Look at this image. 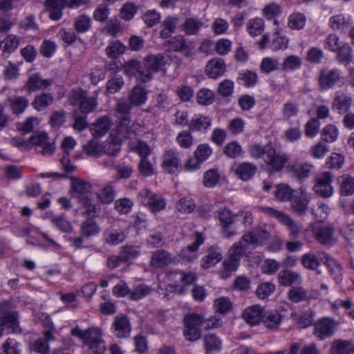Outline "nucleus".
<instances>
[{"label":"nucleus","mask_w":354,"mask_h":354,"mask_svg":"<svg viewBox=\"0 0 354 354\" xmlns=\"http://www.w3.org/2000/svg\"><path fill=\"white\" fill-rule=\"evenodd\" d=\"M223 255L218 248H210L207 254L201 259V266L203 268H209L214 266L221 261Z\"/></svg>","instance_id":"nucleus-32"},{"label":"nucleus","mask_w":354,"mask_h":354,"mask_svg":"<svg viewBox=\"0 0 354 354\" xmlns=\"http://www.w3.org/2000/svg\"><path fill=\"white\" fill-rule=\"evenodd\" d=\"M336 53L337 60L342 64L348 65L353 61V50L346 43H343Z\"/></svg>","instance_id":"nucleus-38"},{"label":"nucleus","mask_w":354,"mask_h":354,"mask_svg":"<svg viewBox=\"0 0 354 354\" xmlns=\"http://www.w3.org/2000/svg\"><path fill=\"white\" fill-rule=\"evenodd\" d=\"M79 95L80 97V111L84 113L93 111L97 106L96 97L84 96L82 91L79 93Z\"/></svg>","instance_id":"nucleus-50"},{"label":"nucleus","mask_w":354,"mask_h":354,"mask_svg":"<svg viewBox=\"0 0 354 354\" xmlns=\"http://www.w3.org/2000/svg\"><path fill=\"white\" fill-rule=\"evenodd\" d=\"M294 192H295L288 185L281 183L276 186L274 196L277 201L285 202L292 199Z\"/></svg>","instance_id":"nucleus-36"},{"label":"nucleus","mask_w":354,"mask_h":354,"mask_svg":"<svg viewBox=\"0 0 354 354\" xmlns=\"http://www.w3.org/2000/svg\"><path fill=\"white\" fill-rule=\"evenodd\" d=\"M264 21L260 17H254L250 19L246 25L248 34L252 37H255L261 34V32L264 30Z\"/></svg>","instance_id":"nucleus-42"},{"label":"nucleus","mask_w":354,"mask_h":354,"mask_svg":"<svg viewBox=\"0 0 354 354\" xmlns=\"http://www.w3.org/2000/svg\"><path fill=\"white\" fill-rule=\"evenodd\" d=\"M169 43L173 50L181 52L186 57L192 55L194 48L193 43L187 41L182 35L172 38Z\"/></svg>","instance_id":"nucleus-23"},{"label":"nucleus","mask_w":354,"mask_h":354,"mask_svg":"<svg viewBox=\"0 0 354 354\" xmlns=\"http://www.w3.org/2000/svg\"><path fill=\"white\" fill-rule=\"evenodd\" d=\"M166 62V57L162 54L150 55L145 57L142 63L143 71L140 72L142 82L151 80L156 73L163 68Z\"/></svg>","instance_id":"nucleus-3"},{"label":"nucleus","mask_w":354,"mask_h":354,"mask_svg":"<svg viewBox=\"0 0 354 354\" xmlns=\"http://www.w3.org/2000/svg\"><path fill=\"white\" fill-rule=\"evenodd\" d=\"M275 290V285L271 282H263L260 283L257 290L256 294L259 299H265L269 297Z\"/></svg>","instance_id":"nucleus-62"},{"label":"nucleus","mask_w":354,"mask_h":354,"mask_svg":"<svg viewBox=\"0 0 354 354\" xmlns=\"http://www.w3.org/2000/svg\"><path fill=\"white\" fill-rule=\"evenodd\" d=\"M111 127V120L109 117L100 118L91 127V133L95 137H100L106 133Z\"/></svg>","instance_id":"nucleus-37"},{"label":"nucleus","mask_w":354,"mask_h":354,"mask_svg":"<svg viewBox=\"0 0 354 354\" xmlns=\"http://www.w3.org/2000/svg\"><path fill=\"white\" fill-rule=\"evenodd\" d=\"M351 24L350 17H346L343 14H338L330 18L329 26L335 30H343Z\"/></svg>","instance_id":"nucleus-40"},{"label":"nucleus","mask_w":354,"mask_h":354,"mask_svg":"<svg viewBox=\"0 0 354 354\" xmlns=\"http://www.w3.org/2000/svg\"><path fill=\"white\" fill-rule=\"evenodd\" d=\"M250 249H252L250 245L245 243L242 237L240 241L234 243L230 248L229 256L230 258L238 259L240 261L243 254L247 252Z\"/></svg>","instance_id":"nucleus-45"},{"label":"nucleus","mask_w":354,"mask_h":354,"mask_svg":"<svg viewBox=\"0 0 354 354\" xmlns=\"http://www.w3.org/2000/svg\"><path fill=\"white\" fill-rule=\"evenodd\" d=\"M212 154V149L208 144L199 145L194 153V156L202 163L206 161Z\"/></svg>","instance_id":"nucleus-64"},{"label":"nucleus","mask_w":354,"mask_h":354,"mask_svg":"<svg viewBox=\"0 0 354 354\" xmlns=\"http://www.w3.org/2000/svg\"><path fill=\"white\" fill-rule=\"evenodd\" d=\"M185 329L184 335L187 340L196 341L201 336V327L204 322L201 315L191 313L184 319Z\"/></svg>","instance_id":"nucleus-6"},{"label":"nucleus","mask_w":354,"mask_h":354,"mask_svg":"<svg viewBox=\"0 0 354 354\" xmlns=\"http://www.w3.org/2000/svg\"><path fill=\"white\" fill-rule=\"evenodd\" d=\"M99 202L102 204H110L115 198V192L111 186L107 185L100 189L97 194Z\"/></svg>","instance_id":"nucleus-54"},{"label":"nucleus","mask_w":354,"mask_h":354,"mask_svg":"<svg viewBox=\"0 0 354 354\" xmlns=\"http://www.w3.org/2000/svg\"><path fill=\"white\" fill-rule=\"evenodd\" d=\"M71 334L86 344L91 354H103L106 349L102 333L98 327L93 326L82 329L79 326H75Z\"/></svg>","instance_id":"nucleus-2"},{"label":"nucleus","mask_w":354,"mask_h":354,"mask_svg":"<svg viewBox=\"0 0 354 354\" xmlns=\"http://www.w3.org/2000/svg\"><path fill=\"white\" fill-rule=\"evenodd\" d=\"M53 102V97L50 93H42L35 97L32 105L37 111L44 110Z\"/></svg>","instance_id":"nucleus-51"},{"label":"nucleus","mask_w":354,"mask_h":354,"mask_svg":"<svg viewBox=\"0 0 354 354\" xmlns=\"http://www.w3.org/2000/svg\"><path fill=\"white\" fill-rule=\"evenodd\" d=\"M204 241V236L201 233L196 232L194 243L181 250L180 256L182 258L187 261L196 259L198 257L197 250L199 246L201 245Z\"/></svg>","instance_id":"nucleus-21"},{"label":"nucleus","mask_w":354,"mask_h":354,"mask_svg":"<svg viewBox=\"0 0 354 354\" xmlns=\"http://www.w3.org/2000/svg\"><path fill=\"white\" fill-rule=\"evenodd\" d=\"M140 202L147 206L153 213L158 212L166 207V201L160 195L153 194L149 189H142L138 195Z\"/></svg>","instance_id":"nucleus-7"},{"label":"nucleus","mask_w":354,"mask_h":354,"mask_svg":"<svg viewBox=\"0 0 354 354\" xmlns=\"http://www.w3.org/2000/svg\"><path fill=\"white\" fill-rule=\"evenodd\" d=\"M7 304L0 306V338L3 334L5 328L8 333H18L21 332L17 313L15 311H6Z\"/></svg>","instance_id":"nucleus-5"},{"label":"nucleus","mask_w":354,"mask_h":354,"mask_svg":"<svg viewBox=\"0 0 354 354\" xmlns=\"http://www.w3.org/2000/svg\"><path fill=\"white\" fill-rule=\"evenodd\" d=\"M279 283L283 286H291L294 284L301 285L303 283V279L301 274L291 270H283L277 275Z\"/></svg>","instance_id":"nucleus-20"},{"label":"nucleus","mask_w":354,"mask_h":354,"mask_svg":"<svg viewBox=\"0 0 354 354\" xmlns=\"http://www.w3.org/2000/svg\"><path fill=\"white\" fill-rule=\"evenodd\" d=\"M257 166L250 162H243L235 164L232 171L241 180H248L250 179L256 173Z\"/></svg>","instance_id":"nucleus-24"},{"label":"nucleus","mask_w":354,"mask_h":354,"mask_svg":"<svg viewBox=\"0 0 354 354\" xmlns=\"http://www.w3.org/2000/svg\"><path fill=\"white\" fill-rule=\"evenodd\" d=\"M352 102V98L349 95L340 92H336L332 106L339 113H345L350 109Z\"/></svg>","instance_id":"nucleus-30"},{"label":"nucleus","mask_w":354,"mask_h":354,"mask_svg":"<svg viewBox=\"0 0 354 354\" xmlns=\"http://www.w3.org/2000/svg\"><path fill=\"white\" fill-rule=\"evenodd\" d=\"M30 142L37 147L39 148L37 151L44 156H50L55 150L53 143L48 141V135L44 132L32 136L30 138Z\"/></svg>","instance_id":"nucleus-16"},{"label":"nucleus","mask_w":354,"mask_h":354,"mask_svg":"<svg viewBox=\"0 0 354 354\" xmlns=\"http://www.w3.org/2000/svg\"><path fill=\"white\" fill-rule=\"evenodd\" d=\"M264 323L268 328H277L281 322V315L276 310L268 311L264 315Z\"/></svg>","instance_id":"nucleus-59"},{"label":"nucleus","mask_w":354,"mask_h":354,"mask_svg":"<svg viewBox=\"0 0 354 354\" xmlns=\"http://www.w3.org/2000/svg\"><path fill=\"white\" fill-rule=\"evenodd\" d=\"M338 183L342 194L351 195L354 193V178L344 174L339 177Z\"/></svg>","instance_id":"nucleus-46"},{"label":"nucleus","mask_w":354,"mask_h":354,"mask_svg":"<svg viewBox=\"0 0 354 354\" xmlns=\"http://www.w3.org/2000/svg\"><path fill=\"white\" fill-rule=\"evenodd\" d=\"M288 297L292 302L297 303L306 299L307 291L301 286L292 287L290 289Z\"/></svg>","instance_id":"nucleus-63"},{"label":"nucleus","mask_w":354,"mask_h":354,"mask_svg":"<svg viewBox=\"0 0 354 354\" xmlns=\"http://www.w3.org/2000/svg\"><path fill=\"white\" fill-rule=\"evenodd\" d=\"M171 260V256L167 251L158 250L152 254L150 265L155 268H163L169 264Z\"/></svg>","instance_id":"nucleus-29"},{"label":"nucleus","mask_w":354,"mask_h":354,"mask_svg":"<svg viewBox=\"0 0 354 354\" xmlns=\"http://www.w3.org/2000/svg\"><path fill=\"white\" fill-rule=\"evenodd\" d=\"M279 66V61L277 58L266 57L263 58L260 64L261 73L268 74L276 71Z\"/></svg>","instance_id":"nucleus-60"},{"label":"nucleus","mask_w":354,"mask_h":354,"mask_svg":"<svg viewBox=\"0 0 354 354\" xmlns=\"http://www.w3.org/2000/svg\"><path fill=\"white\" fill-rule=\"evenodd\" d=\"M332 180L333 177L330 172L325 171L319 175L316 178V183L313 187L315 192L324 198L330 197L333 194Z\"/></svg>","instance_id":"nucleus-12"},{"label":"nucleus","mask_w":354,"mask_h":354,"mask_svg":"<svg viewBox=\"0 0 354 354\" xmlns=\"http://www.w3.org/2000/svg\"><path fill=\"white\" fill-rule=\"evenodd\" d=\"M141 71H143L142 64L136 60H130L124 66V72L129 77H135L138 80L142 82Z\"/></svg>","instance_id":"nucleus-39"},{"label":"nucleus","mask_w":354,"mask_h":354,"mask_svg":"<svg viewBox=\"0 0 354 354\" xmlns=\"http://www.w3.org/2000/svg\"><path fill=\"white\" fill-rule=\"evenodd\" d=\"M341 79V71L338 69H324L321 71L318 82L322 90L333 88Z\"/></svg>","instance_id":"nucleus-13"},{"label":"nucleus","mask_w":354,"mask_h":354,"mask_svg":"<svg viewBox=\"0 0 354 354\" xmlns=\"http://www.w3.org/2000/svg\"><path fill=\"white\" fill-rule=\"evenodd\" d=\"M269 238L270 234L265 229L259 227L245 233L243 236V241L254 249L264 244Z\"/></svg>","instance_id":"nucleus-14"},{"label":"nucleus","mask_w":354,"mask_h":354,"mask_svg":"<svg viewBox=\"0 0 354 354\" xmlns=\"http://www.w3.org/2000/svg\"><path fill=\"white\" fill-rule=\"evenodd\" d=\"M113 333L118 338H125L131 333V324L127 317L118 315L112 324Z\"/></svg>","instance_id":"nucleus-19"},{"label":"nucleus","mask_w":354,"mask_h":354,"mask_svg":"<svg viewBox=\"0 0 354 354\" xmlns=\"http://www.w3.org/2000/svg\"><path fill=\"white\" fill-rule=\"evenodd\" d=\"M81 214L88 216H95L99 207L91 198V194L77 200Z\"/></svg>","instance_id":"nucleus-33"},{"label":"nucleus","mask_w":354,"mask_h":354,"mask_svg":"<svg viewBox=\"0 0 354 354\" xmlns=\"http://www.w3.org/2000/svg\"><path fill=\"white\" fill-rule=\"evenodd\" d=\"M124 50L125 46L119 41L111 42L106 49V55L112 59L118 57Z\"/></svg>","instance_id":"nucleus-61"},{"label":"nucleus","mask_w":354,"mask_h":354,"mask_svg":"<svg viewBox=\"0 0 354 354\" xmlns=\"http://www.w3.org/2000/svg\"><path fill=\"white\" fill-rule=\"evenodd\" d=\"M9 106L13 113H22L28 106V101L24 97H15L8 100Z\"/></svg>","instance_id":"nucleus-47"},{"label":"nucleus","mask_w":354,"mask_h":354,"mask_svg":"<svg viewBox=\"0 0 354 354\" xmlns=\"http://www.w3.org/2000/svg\"><path fill=\"white\" fill-rule=\"evenodd\" d=\"M178 18L177 17H167L162 24V30L160 31V36L162 38H167L174 32L176 28V24L178 23Z\"/></svg>","instance_id":"nucleus-48"},{"label":"nucleus","mask_w":354,"mask_h":354,"mask_svg":"<svg viewBox=\"0 0 354 354\" xmlns=\"http://www.w3.org/2000/svg\"><path fill=\"white\" fill-rule=\"evenodd\" d=\"M301 66V59L297 55H289L286 57L282 64L284 71H297Z\"/></svg>","instance_id":"nucleus-57"},{"label":"nucleus","mask_w":354,"mask_h":354,"mask_svg":"<svg viewBox=\"0 0 354 354\" xmlns=\"http://www.w3.org/2000/svg\"><path fill=\"white\" fill-rule=\"evenodd\" d=\"M310 200V194L304 187H301L297 191H295L291 199V208L296 214L302 215L307 210Z\"/></svg>","instance_id":"nucleus-10"},{"label":"nucleus","mask_w":354,"mask_h":354,"mask_svg":"<svg viewBox=\"0 0 354 354\" xmlns=\"http://www.w3.org/2000/svg\"><path fill=\"white\" fill-rule=\"evenodd\" d=\"M91 19L86 15H80L76 17L73 21V27L80 33L88 31L91 28Z\"/></svg>","instance_id":"nucleus-43"},{"label":"nucleus","mask_w":354,"mask_h":354,"mask_svg":"<svg viewBox=\"0 0 354 354\" xmlns=\"http://www.w3.org/2000/svg\"><path fill=\"white\" fill-rule=\"evenodd\" d=\"M322 259L328 267L329 272L337 282L342 280V268L340 265L327 253H323Z\"/></svg>","instance_id":"nucleus-34"},{"label":"nucleus","mask_w":354,"mask_h":354,"mask_svg":"<svg viewBox=\"0 0 354 354\" xmlns=\"http://www.w3.org/2000/svg\"><path fill=\"white\" fill-rule=\"evenodd\" d=\"M311 230L315 239L322 244H331L333 242V228L330 226L315 223L311 226Z\"/></svg>","instance_id":"nucleus-18"},{"label":"nucleus","mask_w":354,"mask_h":354,"mask_svg":"<svg viewBox=\"0 0 354 354\" xmlns=\"http://www.w3.org/2000/svg\"><path fill=\"white\" fill-rule=\"evenodd\" d=\"M216 217L218 219L222 227V234L225 238H230L236 234V231L230 230L229 227L234 222L235 216L227 209H221L216 212Z\"/></svg>","instance_id":"nucleus-15"},{"label":"nucleus","mask_w":354,"mask_h":354,"mask_svg":"<svg viewBox=\"0 0 354 354\" xmlns=\"http://www.w3.org/2000/svg\"><path fill=\"white\" fill-rule=\"evenodd\" d=\"M330 354H354V344L348 340H334L331 344Z\"/></svg>","instance_id":"nucleus-31"},{"label":"nucleus","mask_w":354,"mask_h":354,"mask_svg":"<svg viewBox=\"0 0 354 354\" xmlns=\"http://www.w3.org/2000/svg\"><path fill=\"white\" fill-rule=\"evenodd\" d=\"M306 22V16L299 12L292 13L288 17V24L291 29H302Z\"/></svg>","instance_id":"nucleus-53"},{"label":"nucleus","mask_w":354,"mask_h":354,"mask_svg":"<svg viewBox=\"0 0 354 354\" xmlns=\"http://www.w3.org/2000/svg\"><path fill=\"white\" fill-rule=\"evenodd\" d=\"M212 120L204 115H196L190 121L189 129L191 131L206 130L211 126Z\"/></svg>","instance_id":"nucleus-44"},{"label":"nucleus","mask_w":354,"mask_h":354,"mask_svg":"<svg viewBox=\"0 0 354 354\" xmlns=\"http://www.w3.org/2000/svg\"><path fill=\"white\" fill-rule=\"evenodd\" d=\"M50 84V80L43 79L39 73H33L29 76L26 84V88L30 92H34L45 89Z\"/></svg>","instance_id":"nucleus-27"},{"label":"nucleus","mask_w":354,"mask_h":354,"mask_svg":"<svg viewBox=\"0 0 354 354\" xmlns=\"http://www.w3.org/2000/svg\"><path fill=\"white\" fill-rule=\"evenodd\" d=\"M287 160L288 157L286 154L277 152L272 146L268 148L263 160L268 169L272 171L281 170Z\"/></svg>","instance_id":"nucleus-11"},{"label":"nucleus","mask_w":354,"mask_h":354,"mask_svg":"<svg viewBox=\"0 0 354 354\" xmlns=\"http://www.w3.org/2000/svg\"><path fill=\"white\" fill-rule=\"evenodd\" d=\"M337 322L330 317L318 319L314 325V335L320 340L331 337L337 330Z\"/></svg>","instance_id":"nucleus-9"},{"label":"nucleus","mask_w":354,"mask_h":354,"mask_svg":"<svg viewBox=\"0 0 354 354\" xmlns=\"http://www.w3.org/2000/svg\"><path fill=\"white\" fill-rule=\"evenodd\" d=\"M101 229L97 222L93 218L87 219L82 222L80 227V234L89 239L93 236H97Z\"/></svg>","instance_id":"nucleus-35"},{"label":"nucleus","mask_w":354,"mask_h":354,"mask_svg":"<svg viewBox=\"0 0 354 354\" xmlns=\"http://www.w3.org/2000/svg\"><path fill=\"white\" fill-rule=\"evenodd\" d=\"M169 279L174 280V284L169 286L170 288H174V291L178 294H185L187 292V287L193 283L196 277L192 272L185 273L183 272H177L174 274H170L167 277Z\"/></svg>","instance_id":"nucleus-8"},{"label":"nucleus","mask_w":354,"mask_h":354,"mask_svg":"<svg viewBox=\"0 0 354 354\" xmlns=\"http://www.w3.org/2000/svg\"><path fill=\"white\" fill-rule=\"evenodd\" d=\"M20 344L14 339L8 338L0 348V354H20Z\"/></svg>","instance_id":"nucleus-56"},{"label":"nucleus","mask_w":354,"mask_h":354,"mask_svg":"<svg viewBox=\"0 0 354 354\" xmlns=\"http://www.w3.org/2000/svg\"><path fill=\"white\" fill-rule=\"evenodd\" d=\"M321 136L324 141L333 142L339 136V130L334 124H327L323 128Z\"/></svg>","instance_id":"nucleus-52"},{"label":"nucleus","mask_w":354,"mask_h":354,"mask_svg":"<svg viewBox=\"0 0 354 354\" xmlns=\"http://www.w3.org/2000/svg\"><path fill=\"white\" fill-rule=\"evenodd\" d=\"M71 186V195L77 200L91 194L92 186L86 181L74 178L72 180Z\"/></svg>","instance_id":"nucleus-22"},{"label":"nucleus","mask_w":354,"mask_h":354,"mask_svg":"<svg viewBox=\"0 0 354 354\" xmlns=\"http://www.w3.org/2000/svg\"><path fill=\"white\" fill-rule=\"evenodd\" d=\"M147 98V94L145 89L143 87L140 86H136L134 88H133V89L130 91V93L129 94V102H130V104L127 103V104L129 106V112L130 111V109H131V105H133V106L142 105L146 102ZM120 102L127 104V102L120 101L118 103V104Z\"/></svg>","instance_id":"nucleus-28"},{"label":"nucleus","mask_w":354,"mask_h":354,"mask_svg":"<svg viewBox=\"0 0 354 354\" xmlns=\"http://www.w3.org/2000/svg\"><path fill=\"white\" fill-rule=\"evenodd\" d=\"M225 71V64L220 58L212 59L207 62L205 68L206 74L211 78H217L223 75Z\"/></svg>","instance_id":"nucleus-25"},{"label":"nucleus","mask_w":354,"mask_h":354,"mask_svg":"<svg viewBox=\"0 0 354 354\" xmlns=\"http://www.w3.org/2000/svg\"><path fill=\"white\" fill-rule=\"evenodd\" d=\"M162 159V167L169 174L174 173L181 165L180 153L177 150H166Z\"/></svg>","instance_id":"nucleus-17"},{"label":"nucleus","mask_w":354,"mask_h":354,"mask_svg":"<svg viewBox=\"0 0 354 354\" xmlns=\"http://www.w3.org/2000/svg\"><path fill=\"white\" fill-rule=\"evenodd\" d=\"M343 43L336 33H331L324 39V47L325 49L335 53Z\"/></svg>","instance_id":"nucleus-55"},{"label":"nucleus","mask_w":354,"mask_h":354,"mask_svg":"<svg viewBox=\"0 0 354 354\" xmlns=\"http://www.w3.org/2000/svg\"><path fill=\"white\" fill-rule=\"evenodd\" d=\"M281 12L282 8L279 4L275 2H270L263 7L261 15L266 19L271 20L280 15Z\"/></svg>","instance_id":"nucleus-49"},{"label":"nucleus","mask_w":354,"mask_h":354,"mask_svg":"<svg viewBox=\"0 0 354 354\" xmlns=\"http://www.w3.org/2000/svg\"><path fill=\"white\" fill-rule=\"evenodd\" d=\"M129 106L126 103L120 102L117 106L116 117L120 122L116 129L112 131L109 138L102 143V153L117 155L120 151L122 140L133 134L129 127Z\"/></svg>","instance_id":"nucleus-1"},{"label":"nucleus","mask_w":354,"mask_h":354,"mask_svg":"<svg viewBox=\"0 0 354 354\" xmlns=\"http://www.w3.org/2000/svg\"><path fill=\"white\" fill-rule=\"evenodd\" d=\"M203 23L198 19L190 17L187 18L183 25V31L189 35H197L200 30L202 28Z\"/></svg>","instance_id":"nucleus-41"},{"label":"nucleus","mask_w":354,"mask_h":354,"mask_svg":"<svg viewBox=\"0 0 354 354\" xmlns=\"http://www.w3.org/2000/svg\"><path fill=\"white\" fill-rule=\"evenodd\" d=\"M302 266L308 270H316L320 266V262L313 253H306L301 259Z\"/></svg>","instance_id":"nucleus-58"},{"label":"nucleus","mask_w":354,"mask_h":354,"mask_svg":"<svg viewBox=\"0 0 354 354\" xmlns=\"http://www.w3.org/2000/svg\"><path fill=\"white\" fill-rule=\"evenodd\" d=\"M90 3V0H47L46 7L49 17L53 20H59L62 16L64 7L77 8L82 5Z\"/></svg>","instance_id":"nucleus-4"},{"label":"nucleus","mask_w":354,"mask_h":354,"mask_svg":"<svg viewBox=\"0 0 354 354\" xmlns=\"http://www.w3.org/2000/svg\"><path fill=\"white\" fill-rule=\"evenodd\" d=\"M243 317L250 325H257L263 319V308L259 305H253L245 309Z\"/></svg>","instance_id":"nucleus-26"}]
</instances>
